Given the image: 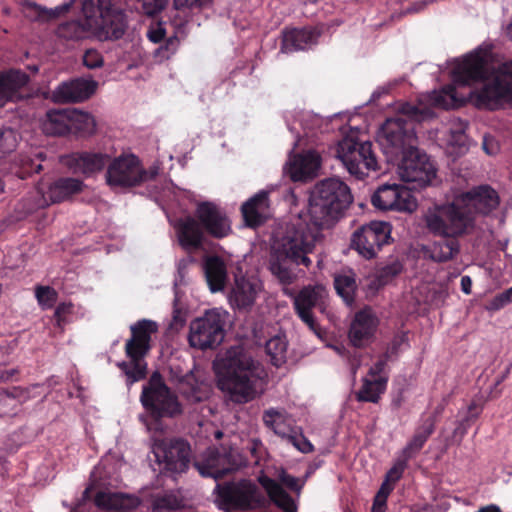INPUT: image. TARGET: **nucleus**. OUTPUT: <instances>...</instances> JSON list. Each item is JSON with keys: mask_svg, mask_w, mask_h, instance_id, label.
<instances>
[{"mask_svg": "<svg viewBox=\"0 0 512 512\" xmlns=\"http://www.w3.org/2000/svg\"><path fill=\"white\" fill-rule=\"evenodd\" d=\"M318 35L319 34H281L280 51L282 53H291L303 50L309 45H313Z\"/></svg>", "mask_w": 512, "mask_h": 512, "instance_id": "obj_41", "label": "nucleus"}, {"mask_svg": "<svg viewBox=\"0 0 512 512\" xmlns=\"http://www.w3.org/2000/svg\"><path fill=\"white\" fill-rule=\"evenodd\" d=\"M141 4L144 14L154 16L162 12L168 5L169 0H137Z\"/></svg>", "mask_w": 512, "mask_h": 512, "instance_id": "obj_50", "label": "nucleus"}, {"mask_svg": "<svg viewBox=\"0 0 512 512\" xmlns=\"http://www.w3.org/2000/svg\"><path fill=\"white\" fill-rule=\"evenodd\" d=\"M186 316V310L175 304L174 310H172V322H170V327L176 330L183 328L186 323Z\"/></svg>", "mask_w": 512, "mask_h": 512, "instance_id": "obj_53", "label": "nucleus"}, {"mask_svg": "<svg viewBox=\"0 0 512 512\" xmlns=\"http://www.w3.org/2000/svg\"><path fill=\"white\" fill-rule=\"evenodd\" d=\"M477 512H500V509L495 505H490L479 509Z\"/></svg>", "mask_w": 512, "mask_h": 512, "instance_id": "obj_64", "label": "nucleus"}, {"mask_svg": "<svg viewBox=\"0 0 512 512\" xmlns=\"http://www.w3.org/2000/svg\"><path fill=\"white\" fill-rule=\"evenodd\" d=\"M110 156L102 152H72L63 158L64 164L78 175L91 176L109 164Z\"/></svg>", "mask_w": 512, "mask_h": 512, "instance_id": "obj_18", "label": "nucleus"}, {"mask_svg": "<svg viewBox=\"0 0 512 512\" xmlns=\"http://www.w3.org/2000/svg\"><path fill=\"white\" fill-rule=\"evenodd\" d=\"M372 505L386 507L387 506V498H379V496L376 495L373 498Z\"/></svg>", "mask_w": 512, "mask_h": 512, "instance_id": "obj_63", "label": "nucleus"}, {"mask_svg": "<svg viewBox=\"0 0 512 512\" xmlns=\"http://www.w3.org/2000/svg\"><path fill=\"white\" fill-rule=\"evenodd\" d=\"M36 159L31 158L28 155H22L20 157V165L16 170V175L21 179H26L33 173H39L42 171V164L40 163L45 159L43 152L35 154Z\"/></svg>", "mask_w": 512, "mask_h": 512, "instance_id": "obj_44", "label": "nucleus"}, {"mask_svg": "<svg viewBox=\"0 0 512 512\" xmlns=\"http://www.w3.org/2000/svg\"><path fill=\"white\" fill-rule=\"evenodd\" d=\"M318 300L317 290L312 286H305L294 297L293 302L297 316L316 334H319V326L315 321L312 309L317 305Z\"/></svg>", "mask_w": 512, "mask_h": 512, "instance_id": "obj_24", "label": "nucleus"}, {"mask_svg": "<svg viewBox=\"0 0 512 512\" xmlns=\"http://www.w3.org/2000/svg\"><path fill=\"white\" fill-rule=\"evenodd\" d=\"M95 504L100 508H112V495L105 492H98L95 496Z\"/></svg>", "mask_w": 512, "mask_h": 512, "instance_id": "obj_58", "label": "nucleus"}, {"mask_svg": "<svg viewBox=\"0 0 512 512\" xmlns=\"http://www.w3.org/2000/svg\"><path fill=\"white\" fill-rule=\"evenodd\" d=\"M256 286L251 281L241 278L235 280V286L232 291V298L238 308H249L256 299Z\"/></svg>", "mask_w": 512, "mask_h": 512, "instance_id": "obj_39", "label": "nucleus"}, {"mask_svg": "<svg viewBox=\"0 0 512 512\" xmlns=\"http://www.w3.org/2000/svg\"><path fill=\"white\" fill-rule=\"evenodd\" d=\"M194 217L198 219L204 232L213 239H224L232 233L231 221L226 212L214 202H199Z\"/></svg>", "mask_w": 512, "mask_h": 512, "instance_id": "obj_16", "label": "nucleus"}, {"mask_svg": "<svg viewBox=\"0 0 512 512\" xmlns=\"http://www.w3.org/2000/svg\"><path fill=\"white\" fill-rule=\"evenodd\" d=\"M371 203L382 211L412 213L417 208V201L411 189L399 184H384L371 195Z\"/></svg>", "mask_w": 512, "mask_h": 512, "instance_id": "obj_15", "label": "nucleus"}, {"mask_svg": "<svg viewBox=\"0 0 512 512\" xmlns=\"http://www.w3.org/2000/svg\"><path fill=\"white\" fill-rule=\"evenodd\" d=\"M362 382V387L356 393V399L359 402L378 403L381 395L386 391L388 377L374 379L365 377Z\"/></svg>", "mask_w": 512, "mask_h": 512, "instance_id": "obj_37", "label": "nucleus"}, {"mask_svg": "<svg viewBox=\"0 0 512 512\" xmlns=\"http://www.w3.org/2000/svg\"><path fill=\"white\" fill-rule=\"evenodd\" d=\"M73 4L74 0H70L63 5L47 9L34 2H27L25 3L24 8L25 12L34 20L40 22H51L68 13Z\"/></svg>", "mask_w": 512, "mask_h": 512, "instance_id": "obj_35", "label": "nucleus"}, {"mask_svg": "<svg viewBox=\"0 0 512 512\" xmlns=\"http://www.w3.org/2000/svg\"><path fill=\"white\" fill-rule=\"evenodd\" d=\"M391 230L389 222L370 221L352 233L350 247L366 260L376 258L383 246L391 243Z\"/></svg>", "mask_w": 512, "mask_h": 512, "instance_id": "obj_11", "label": "nucleus"}, {"mask_svg": "<svg viewBox=\"0 0 512 512\" xmlns=\"http://www.w3.org/2000/svg\"><path fill=\"white\" fill-rule=\"evenodd\" d=\"M333 26L330 25V24H327V23H321L319 25H317L314 30H305V29H298V28H292L291 30H283L282 32H318V33H321V32H325V31H328L332 28Z\"/></svg>", "mask_w": 512, "mask_h": 512, "instance_id": "obj_59", "label": "nucleus"}, {"mask_svg": "<svg viewBox=\"0 0 512 512\" xmlns=\"http://www.w3.org/2000/svg\"><path fill=\"white\" fill-rule=\"evenodd\" d=\"M258 482L265 489L269 499L281 511H298L296 501L284 488L287 487L292 492L299 494L302 485L299 483V479L297 477L291 476L285 470H281L278 475V480L269 476H260L258 477Z\"/></svg>", "mask_w": 512, "mask_h": 512, "instance_id": "obj_14", "label": "nucleus"}, {"mask_svg": "<svg viewBox=\"0 0 512 512\" xmlns=\"http://www.w3.org/2000/svg\"><path fill=\"white\" fill-rule=\"evenodd\" d=\"M301 453L308 454L314 451L312 443L302 434L291 435L289 440Z\"/></svg>", "mask_w": 512, "mask_h": 512, "instance_id": "obj_52", "label": "nucleus"}, {"mask_svg": "<svg viewBox=\"0 0 512 512\" xmlns=\"http://www.w3.org/2000/svg\"><path fill=\"white\" fill-rule=\"evenodd\" d=\"M320 168V156L317 152L308 151L295 156L291 162L290 173L294 181H303L316 175Z\"/></svg>", "mask_w": 512, "mask_h": 512, "instance_id": "obj_30", "label": "nucleus"}, {"mask_svg": "<svg viewBox=\"0 0 512 512\" xmlns=\"http://www.w3.org/2000/svg\"><path fill=\"white\" fill-rule=\"evenodd\" d=\"M157 461L163 464L166 471L183 473L190 462V445L181 438L164 440L154 449Z\"/></svg>", "mask_w": 512, "mask_h": 512, "instance_id": "obj_17", "label": "nucleus"}, {"mask_svg": "<svg viewBox=\"0 0 512 512\" xmlns=\"http://www.w3.org/2000/svg\"><path fill=\"white\" fill-rule=\"evenodd\" d=\"M211 0H173L174 2V7L176 9H183V8H187V7H190V8H193V7H198V8H201L205 5H207L208 3H210Z\"/></svg>", "mask_w": 512, "mask_h": 512, "instance_id": "obj_57", "label": "nucleus"}, {"mask_svg": "<svg viewBox=\"0 0 512 512\" xmlns=\"http://www.w3.org/2000/svg\"><path fill=\"white\" fill-rule=\"evenodd\" d=\"M227 315L222 309L212 308L202 317L192 320L189 324V346L201 350L220 346L225 337Z\"/></svg>", "mask_w": 512, "mask_h": 512, "instance_id": "obj_9", "label": "nucleus"}, {"mask_svg": "<svg viewBox=\"0 0 512 512\" xmlns=\"http://www.w3.org/2000/svg\"><path fill=\"white\" fill-rule=\"evenodd\" d=\"M70 133L79 137L91 136L96 131L94 117L86 111L69 108Z\"/></svg>", "mask_w": 512, "mask_h": 512, "instance_id": "obj_36", "label": "nucleus"}, {"mask_svg": "<svg viewBox=\"0 0 512 512\" xmlns=\"http://www.w3.org/2000/svg\"><path fill=\"white\" fill-rule=\"evenodd\" d=\"M42 130L47 135L62 136L70 133L69 108H58L46 112Z\"/></svg>", "mask_w": 512, "mask_h": 512, "instance_id": "obj_32", "label": "nucleus"}, {"mask_svg": "<svg viewBox=\"0 0 512 512\" xmlns=\"http://www.w3.org/2000/svg\"><path fill=\"white\" fill-rule=\"evenodd\" d=\"M262 422L265 426L272 430L275 435H279L282 438L291 439V435L296 432L290 424L288 414L284 410H277L270 408L262 413Z\"/></svg>", "mask_w": 512, "mask_h": 512, "instance_id": "obj_33", "label": "nucleus"}, {"mask_svg": "<svg viewBox=\"0 0 512 512\" xmlns=\"http://www.w3.org/2000/svg\"><path fill=\"white\" fill-rule=\"evenodd\" d=\"M83 63L88 68H97L103 64L102 56L95 49H88L83 57Z\"/></svg>", "mask_w": 512, "mask_h": 512, "instance_id": "obj_54", "label": "nucleus"}, {"mask_svg": "<svg viewBox=\"0 0 512 512\" xmlns=\"http://www.w3.org/2000/svg\"><path fill=\"white\" fill-rule=\"evenodd\" d=\"M158 324L153 320L141 319L131 324V336L124 344V353L129 361H122L117 367L126 375V383H134L145 379L147 363L145 358L151 352L152 337L158 332Z\"/></svg>", "mask_w": 512, "mask_h": 512, "instance_id": "obj_6", "label": "nucleus"}, {"mask_svg": "<svg viewBox=\"0 0 512 512\" xmlns=\"http://www.w3.org/2000/svg\"><path fill=\"white\" fill-rule=\"evenodd\" d=\"M511 302L507 300L505 295L502 293L497 294L494 298H492L487 304L486 309L490 311H498L504 306L510 304Z\"/></svg>", "mask_w": 512, "mask_h": 512, "instance_id": "obj_55", "label": "nucleus"}, {"mask_svg": "<svg viewBox=\"0 0 512 512\" xmlns=\"http://www.w3.org/2000/svg\"><path fill=\"white\" fill-rule=\"evenodd\" d=\"M108 0H83L81 9L83 19H75L62 24L68 32H91L95 30L100 17L104 3Z\"/></svg>", "mask_w": 512, "mask_h": 512, "instance_id": "obj_22", "label": "nucleus"}, {"mask_svg": "<svg viewBox=\"0 0 512 512\" xmlns=\"http://www.w3.org/2000/svg\"><path fill=\"white\" fill-rule=\"evenodd\" d=\"M194 467L202 477L219 480L234 472L237 469V464L231 454H222L216 449H211L201 461L194 463Z\"/></svg>", "mask_w": 512, "mask_h": 512, "instance_id": "obj_19", "label": "nucleus"}, {"mask_svg": "<svg viewBox=\"0 0 512 512\" xmlns=\"http://www.w3.org/2000/svg\"><path fill=\"white\" fill-rule=\"evenodd\" d=\"M377 325V318L370 311L363 309L357 312L348 332L349 341L352 346H366L372 339Z\"/></svg>", "mask_w": 512, "mask_h": 512, "instance_id": "obj_21", "label": "nucleus"}, {"mask_svg": "<svg viewBox=\"0 0 512 512\" xmlns=\"http://www.w3.org/2000/svg\"><path fill=\"white\" fill-rule=\"evenodd\" d=\"M269 193L260 191L254 194L242 205V215L245 224L250 228H257L264 224L269 212Z\"/></svg>", "mask_w": 512, "mask_h": 512, "instance_id": "obj_23", "label": "nucleus"}, {"mask_svg": "<svg viewBox=\"0 0 512 512\" xmlns=\"http://www.w3.org/2000/svg\"><path fill=\"white\" fill-rule=\"evenodd\" d=\"M178 390L188 402L199 403L209 397L211 387L205 379L188 372L179 379Z\"/></svg>", "mask_w": 512, "mask_h": 512, "instance_id": "obj_27", "label": "nucleus"}, {"mask_svg": "<svg viewBox=\"0 0 512 512\" xmlns=\"http://www.w3.org/2000/svg\"><path fill=\"white\" fill-rule=\"evenodd\" d=\"M218 388L236 404H244L255 396L256 366L251 356L241 347L232 346L216 365Z\"/></svg>", "mask_w": 512, "mask_h": 512, "instance_id": "obj_4", "label": "nucleus"}, {"mask_svg": "<svg viewBox=\"0 0 512 512\" xmlns=\"http://www.w3.org/2000/svg\"><path fill=\"white\" fill-rule=\"evenodd\" d=\"M400 112L408 119L388 118L378 135V142L389 160L398 159L416 149L415 122H422L432 115L429 108H418L410 103L403 104Z\"/></svg>", "mask_w": 512, "mask_h": 512, "instance_id": "obj_5", "label": "nucleus"}, {"mask_svg": "<svg viewBox=\"0 0 512 512\" xmlns=\"http://www.w3.org/2000/svg\"><path fill=\"white\" fill-rule=\"evenodd\" d=\"M28 75L19 69L0 72V107L20 97V89L27 85Z\"/></svg>", "mask_w": 512, "mask_h": 512, "instance_id": "obj_25", "label": "nucleus"}, {"mask_svg": "<svg viewBox=\"0 0 512 512\" xmlns=\"http://www.w3.org/2000/svg\"><path fill=\"white\" fill-rule=\"evenodd\" d=\"M141 405L151 423L159 426L165 418H177L183 413V406L177 394L165 383L159 371H154L147 383L142 387L140 394Z\"/></svg>", "mask_w": 512, "mask_h": 512, "instance_id": "obj_7", "label": "nucleus"}, {"mask_svg": "<svg viewBox=\"0 0 512 512\" xmlns=\"http://www.w3.org/2000/svg\"><path fill=\"white\" fill-rule=\"evenodd\" d=\"M205 278L211 292L222 291L227 281V267L219 256L208 257L204 261Z\"/></svg>", "mask_w": 512, "mask_h": 512, "instance_id": "obj_31", "label": "nucleus"}, {"mask_svg": "<svg viewBox=\"0 0 512 512\" xmlns=\"http://www.w3.org/2000/svg\"><path fill=\"white\" fill-rule=\"evenodd\" d=\"M408 462V459L402 455H398L393 466L386 473L384 481L394 485L395 482L399 481L403 477Z\"/></svg>", "mask_w": 512, "mask_h": 512, "instance_id": "obj_48", "label": "nucleus"}, {"mask_svg": "<svg viewBox=\"0 0 512 512\" xmlns=\"http://www.w3.org/2000/svg\"><path fill=\"white\" fill-rule=\"evenodd\" d=\"M392 490H393V484H390V483L384 481L376 495L379 497H385L386 499H388V496L390 495Z\"/></svg>", "mask_w": 512, "mask_h": 512, "instance_id": "obj_62", "label": "nucleus"}, {"mask_svg": "<svg viewBox=\"0 0 512 512\" xmlns=\"http://www.w3.org/2000/svg\"><path fill=\"white\" fill-rule=\"evenodd\" d=\"M181 506V502L178 497L172 493H163L153 496L152 508L154 512H169L177 510Z\"/></svg>", "mask_w": 512, "mask_h": 512, "instance_id": "obj_46", "label": "nucleus"}, {"mask_svg": "<svg viewBox=\"0 0 512 512\" xmlns=\"http://www.w3.org/2000/svg\"><path fill=\"white\" fill-rule=\"evenodd\" d=\"M94 36H97V39L101 42L105 41H111V42H117L122 39V36L124 34H93Z\"/></svg>", "mask_w": 512, "mask_h": 512, "instance_id": "obj_61", "label": "nucleus"}, {"mask_svg": "<svg viewBox=\"0 0 512 512\" xmlns=\"http://www.w3.org/2000/svg\"><path fill=\"white\" fill-rule=\"evenodd\" d=\"M403 271V265L399 261H393L377 271L376 281L379 286H384L399 276Z\"/></svg>", "mask_w": 512, "mask_h": 512, "instance_id": "obj_47", "label": "nucleus"}, {"mask_svg": "<svg viewBox=\"0 0 512 512\" xmlns=\"http://www.w3.org/2000/svg\"><path fill=\"white\" fill-rule=\"evenodd\" d=\"M442 239L435 241L430 248V257L436 262L451 261L459 253L458 237L440 236Z\"/></svg>", "mask_w": 512, "mask_h": 512, "instance_id": "obj_38", "label": "nucleus"}, {"mask_svg": "<svg viewBox=\"0 0 512 512\" xmlns=\"http://www.w3.org/2000/svg\"><path fill=\"white\" fill-rule=\"evenodd\" d=\"M157 173L156 169L146 171L136 155L122 154L108 164L106 181L110 187L131 188L154 179Z\"/></svg>", "mask_w": 512, "mask_h": 512, "instance_id": "obj_10", "label": "nucleus"}, {"mask_svg": "<svg viewBox=\"0 0 512 512\" xmlns=\"http://www.w3.org/2000/svg\"><path fill=\"white\" fill-rule=\"evenodd\" d=\"M127 29L126 16L121 8L110 1L104 3L100 20L91 32H125Z\"/></svg>", "mask_w": 512, "mask_h": 512, "instance_id": "obj_29", "label": "nucleus"}, {"mask_svg": "<svg viewBox=\"0 0 512 512\" xmlns=\"http://www.w3.org/2000/svg\"><path fill=\"white\" fill-rule=\"evenodd\" d=\"M437 413H440L439 409L434 414L423 419L422 424L415 429L413 436L407 442L400 455L408 460L418 455L435 431Z\"/></svg>", "mask_w": 512, "mask_h": 512, "instance_id": "obj_26", "label": "nucleus"}, {"mask_svg": "<svg viewBox=\"0 0 512 512\" xmlns=\"http://www.w3.org/2000/svg\"><path fill=\"white\" fill-rule=\"evenodd\" d=\"M396 345H393L391 347V353L395 352ZM390 358V351H386L383 355L380 356L379 360L374 363L373 366L369 368L368 375L371 377L370 379L378 378V377H385L383 374L387 362Z\"/></svg>", "mask_w": 512, "mask_h": 512, "instance_id": "obj_51", "label": "nucleus"}, {"mask_svg": "<svg viewBox=\"0 0 512 512\" xmlns=\"http://www.w3.org/2000/svg\"><path fill=\"white\" fill-rule=\"evenodd\" d=\"M353 203L349 187L338 178H326L318 182L309 198L308 212L314 226L300 224L287 226L284 236L272 247L269 270L284 285L294 283L298 276L297 267L309 268L315 243L320 239V230L334 226Z\"/></svg>", "mask_w": 512, "mask_h": 512, "instance_id": "obj_1", "label": "nucleus"}, {"mask_svg": "<svg viewBox=\"0 0 512 512\" xmlns=\"http://www.w3.org/2000/svg\"><path fill=\"white\" fill-rule=\"evenodd\" d=\"M430 101L434 107L441 109H452L456 107V88L453 86H445L440 91H434L430 97Z\"/></svg>", "mask_w": 512, "mask_h": 512, "instance_id": "obj_45", "label": "nucleus"}, {"mask_svg": "<svg viewBox=\"0 0 512 512\" xmlns=\"http://www.w3.org/2000/svg\"><path fill=\"white\" fill-rule=\"evenodd\" d=\"M36 300L45 307H52L57 300V292L50 286H36Z\"/></svg>", "mask_w": 512, "mask_h": 512, "instance_id": "obj_49", "label": "nucleus"}, {"mask_svg": "<svg viewBox=\"0 0 512 512\" xmlns=\"http://www.w3.org/2000/svg\"><path fill=\"white\" fill-rule=\"evenodd\" d=\"M72 310V304H66V302H62L60 305L56 306L54 311V319L56 325L61 327L64 322V317L66 314H69Z\"/></svg>", "mask_w": 512, "mask_h": 512, "instance_id": "obj_56", "label": "nucleus"}, {"mask_svg": "<svg viewBox=\"0 0 512 512\" xmlns=\"http://www.w3.org/2000/svg\"><path fill=\"white\" fill-rule=\"evenodd\" d=\"M453 81L460 86L481 81L473 92L475 104L480 109H496L512 101V61L488 70L485 57L478 51L467 55L452 70Z\"/></svg>", "mask_w": 512, "mask_h": 512, "instance_id": "obj_3", "label": "nucleus"}, {"mask_svg": "<svg viewBox=\"0 0 512 512\" xmlns=\"http://www.w3.org/2000/svg\"><path fill=\"white\" fill-rule=\"evenodd\" d=\"M498 205L497 192L489 185H480L459 194L451 203L429 208L424 221L434 236L461 237L472 232L476 214L488 215Z\"/></svg>", "mask_w": 512, "mask_h": 512, "instance_id": "obj_2", "label": "nucleus"}, {"mask_svg": "<svg viewBox=\"0 0 512 512\" xmlns=\"http://www.w3.org/2000/svg\"><path fill=\"white\" fill-rule=\"evenodd\" d=\"M334 286L346 305H351L355 302L357 283L353 276L337 275L334 279Z\"/></svg>", "mask_w": 512, "mask_h": 512, "instance_id": "obj_43", "label": "nucleus"}, {"mask_svg": "<svg viewBox=\"0 0 512 512\" xmlns=\"http://www.w3.org/2000/svg\"><path fill=\"white\" fill-rule=\"evenodd\" d=\"M146 36L150 42L159 45L155 49L154 55L160 61L169 59L177 50L179 44L177 34H172L168 38H166V34H146Z\"/></svg>", "mask_w": 512, "mask_h": 512, "instance_id": "obj_40", "label": "nucleus"}, {"mask_svg": "<svg viewBox=\"0 0 512 512\" xmlns=\"http://www.w3.org/2000/svg\"><path fill=\"white\" fill-rule=\"evenodd\" d=\"M401 159L398 173L404 182L414 184L412 189L431 185L436 179V165L426 152H420L416 148L406 152Z\"/></svg>", "mask_w": 512, "mask_h": 512, "instance_id": "obj_13", "label": "nucleus"}, {"mask_svg": "<svg viewBox=\"0 0 512 512\" xmlns=\"http://www.w3.org/2000/svg\"><path fill=\"white\" fill-rule=\"evenodd\" d=\"M461 291L464 294H471L472 292V280L469 276H462L460 280Z\"/></svg>", "mask_w": 512, "mask_h": 512, "instance_id": "obj_60", "label": "nucleus"}, {"mask_svg": "<svg viewBox=\"0 0 512 512\" xmlns=\"http://www.w3.org/2000/svg\"><path fill=\"white\" fill-rule=\"evenodd\" d=\"M338 156L348 173L358 179H364L369 172L379 170L377 157L372 152V144L369 141L359 142L345 138L339 144Z\"/></svg>", "mask_w": 512, "mask_h": 512, "instance_id": "obj_12", "label": "nucleus"}, {"mask_svg": "<svg viewBox=\"0 0 512 512\" xmlns=\"http://www.w3.org/2000/svg\"><path fill=\"white\" fill-rule=\"evenodd\" d=\"M84 182L72 177H62L53 182L48 190V196L52 203H60L71 195L83 191Z\"/></svg>", "mask_w": 512, "mask_h": 512, "instance_id": "obj_34", "label": "nucleus"}, {"mask_svg": "<svg viewBox=\"0 0 512 512\" xmlns=\"http://www.w3.org/2000/svg\"><path fill=\"white\" fill-rule=\"evenodd\" d=\"M97 83L82 78L73 79L58 85L52 93L56 103H78L89 99L95 92Z\"/></svg>", "mask_w": 512, "mask_h": 512, "instance_id": "obj_20", "label": "nucleus"}, {"mask_svg": "<svg viewBox=\"0 0 512 512\" xmlns=\"http://www.w3.org/2000/svg\"><path fill=\"white\" fill-rule=\"evenodd\" d=\"M215 491L220 501V507L227 511L244 512L266 506L265 496L250 479L243 478L218 484Z\"/></svg>", "mask_w": 512, "mask_h": 512, "instance_id": "obj_8", "label": "nucleus"}, {"mask_svg": "<svg viewBox=\"0 0 512 512\" xmlns=\"http://www.w3.org/2000/svg\"><path fill=\"white\" fill-rule=\"evenodd\" d=\"M178 237L184 249H199L203 245L204 230L195 216H186L178 223Z\"/></svg>", "mask_w": 512, "mask_h": 512, "instance_id": "obj_28", "label": "nucleus"}, {"mask_svg": "<svg viewBox=\"0 0 512 512\" xmlns=\"http://www.w3.org/2000/svg\"><path fill=\"white\" fill-rule=\"evenodd\" d=\"M265 348L274 367L280 368L287 362L288 343L285 338L274 336L266 343Z\"/></svg>", "mask_w": 512, "mask_h": 512, "instance_id": "obj_42", "label": "nucleus"}]
</instances>
